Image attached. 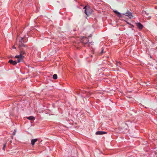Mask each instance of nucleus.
Returning <instances> with one entry per match:
<instances>
[{"mask_svg": "<svg viewBox=\"0 0 157 157\" xmlns=\"http://www.w3.org/2000/svg\"><path fill=\"white\" fill-rule=\"evenodd\" d=\"M53 78L54 79H56L57 78V75L56 74H55L53 75Z\"/></svg>", "mask_w": 157, "mask_h": 157, "instance_id": "9b49d317", "label": "nucleus"}, {"mask_svg": "<svg viewBox=\"0 0 157 157\" xmlns=\"http://www.w3.org/2000/svg\"><path fill=\"white\" fill-rule=\"evenodd\" d=\"M13 48H16L14 47V46H13Z\"/></svg>", "mask_w": 157, "mask_h": 157, "instance_id": "2eb2a0df", "label": "nucleus"}, {"mask_svg": "<svg viewBox=\"0 0 157 157\" xmlns=\"http://www.w3.org/2000/svg\"><path fill=\"white\" fill-rule=\"evenodd\" d=\"M9 62L14 65H16L17 63H18L17 60V59L15 61H13L12 59H10Z\"/></svg>", "mask_w": 157, "mask_h": 157, "instance_id": "39448f33", "label": "nucleus"}, {"mask_svg": "<svg viewBox=\"0 0 157 157\" xmlns=\"http://www.w3.org/2000/svg\"><path fill=\"white\" fill-rule=\"evenodd\" d=\"M121 63L120 62H117L116 65L117 66H120V65H121Z\"/></svg>", "mask_w": 157, "mask_h": 157, "instance_id": "f8f14e48", "label": "nucleus"}, {"mask_svg": "<svg viewBox=\"0 0 157 157\" xmlns=\"http://www.w3.org/2000/svg\"><path fill=\"white\" fill-rule=\"evenodd\" d=\"M19 47L20 51V54L19 55L16 56L15 57V58L17 59V60L18 63L22 62L23 61L24 58L25 56H23L25 54V52L24 51L25 49H27V47Z\"/></svg>", "mask_w": 157, "mask_h": 157, "instance_id": "f257e3e1", "label": "nucleus"}, {"mask_svg": "<svg viewBox=\"0 0 157 157\" xmlns=\"http://www.w3.org/2000/svg\"><path fill=\"white\" fill-rule=\"evenodd\" d=\"M89 42V40L88 39H87L86 38H83L82 39V42L84 44H86L88 43V42Z\"/></svg>", "mask_w": 157, "mask_h": 157, "instance_id": "423d86ee", "label": "nucleus"}, {"mask_svg": "<svg viewBox=\"0 0 157 157\" xmlns=\"http://www.w3.org/2000/svg\"><path fill=\"white\" fill-rule=\"evenodd\" d=\"M83 9L85 10V13L87 16L90 15L93 12V10L88 6H85Z\"/></svg>", "mask_w": 157, "mask_h": 157, "instance_id": "7ed1b4c3", "label": "nucleus"}, {"mask_svg": "<svg viewBox=\"0 0 157 157\" xmlns=\"http://www.w3.org/2000/svg\"><path fill=\"white\" fill-rule=\"evenodd\" d=\"M114 12L117 14V16L119 17H123V15H124L131 19L133 17L132 15V13L128 10L125 13H123L122 14H121L120 12L117 11H114Z\"/></svg>", "mask_w": 157, "mask_h": 157, "instance_id": "f03ea898", "label": "nucleus"}, {"mask_svg": "<svg viewBox=\"0 0 157 157\" xmlns=\"http://www.w3.org/2000/svg\"><path fill=\"white\" fill-rule=\"evenodd\" d=\"M16 132V130H14V131L13 132V135H14L15 134Z\"/></svg>", "mask_w": 157, "mask_h": 157, "instance_id": "ddd939ff", "label": "nucleus"}, {"mask_svg": "<svg viewBox=\"0 0 157 157\" xmlns=\"http://www.w3.org/2000/svg\"><path fill=\"white\" fill-rule=\"evenodd\" d=\"M5 146H6V144H4L3 146V149L4 150H5Z\"/></svg>", "mask_w": 157, "mask_h": 157, "instance_id": "4468645a", "label": "nucleus"}, {"mask_svg": "<svg viewBox=\"0 0 157 157\" xmlns=\"http://www.w3.org/2000/svg\"><path fill=\"white\" fill-rule=\"evenodd\" d=\"M137 26L140 29H142L143 27V25L140 23H138L137 24Z\"/></svg>", "mask_w": 157, "mask_h": 157, "instance_id": "9d476101", "label": "nucleus"}, {"mask_svg": "<svg viewBox=\"0 0 157 157\" xmlns=\"http://www.w3.org/2000/svg\"><path fill=\"white\" fill-rule=\"evenodd\" d=\"M25 42V41L24 40V38L21 37V39L19 41V47H27L26 45L23 44V43H24Z\"/></svg>", "mask_w": 157, "mask_h": 157, "instance_id": "20e7f679", "label": "nucleus"}, {"mask_svg": "<svg viewBox=\"0 0 157 157\" xmlns=\"http://www.w3.org/2000/svg\"><path fill=\"white\" fill-rule=\"evenodd\" d=\"M25 118L29 120H30L31 121H33L35 119V117H33V116H30L29 117H26Z\"/></svg>", "mask_w": 157, "mask_h": 157, "instance_id": "1a4fd4ad", "label": "nucleus"}, {"mask_svg": "<svg viewBox=\"0 0 157 157\" xmlns=\"http://www.w3.org/2000/svg\"><path fill=\"white\" fill-rule=\"evenodd\" d=\"M106 133H107L106 132L101 131H97L96 133V135H102Z\"/></svg>", "mask_w": 157, "mask_h": 157, "instance_id": "0eeeda50", "label": "nucleus"}, {"mask_svg": "<svg viewBox=\"0 0 157 157\" xmlns=\"http://www.w3.org/2000/svg\"><path fill=\"white\" fill-rule=\"evenodd\" d=\"M37 140H38L37 139H32L31 141V144H32V145H34L35 143L36 142Z\"/></svg>", "mask_w": 157, "mask_h": 157, "instance_id": "6e6552de", "label": "nucleus"}]
</instances>
